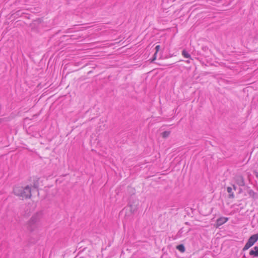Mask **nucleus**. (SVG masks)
<instances>
[{"instance_id":"7","label":"nucleus","mask_w":258,"mask_h":258,"mask_svg":"<svg viewBox=\"0 0 258 258\" xmlns=\"http://www.w3.org/2000/svg\"><path fill=\"white\" fill-rule=\"evenodd\" d=\"M182 55L185 58H190L191 60L193 59L192 58H191L190 55L185 49L182 50Z\"/></svg>"},{"instance_id":"4","label":"nucleus","mask_w":258,"mask_h":258,"mask_svg":"<svg viewBox=\"0 0 258 258\" xmlns=\"http://www.w3.org/2000/svg\"><path fill=\"white\" fill-rule=\"evenodd\" d=\"M229 218L227 217H221L219 218H218L216 223V227H219V226H221L223 224L225 223L228 220Z\"/></svg>"},{"instance_id":"3","label":"nucleus","mask_w":258,"mask_h":258,"mask_svg":"<svg viewBox=\"0 0 258 258\" xmlns=\"http://www.w3.org/2000/svg\"><path fill=\"white\" fill-rule=\"evenodd\" d=\"M258 240V234H255L248 239V241L245 244V246L243 248V250L245 251L247 250L249 247L252 246L254 243Z\"/></svg>"},{"instance_id":"9","label":"nucleus","mask_w":258,"mask_h":258,"mask_svg":"<svg viewBox=\"0 0 258 258\" xmlns=\"http://www.w3.org/2000/svg\"><path fill=\"white\" fill-rule=\"evenodd\" d=\"M176 248L181 252H183L185 251V247L183 244H180L176 246Z\"/></svg>"},{"instance_id":"12","label":"nucleus","mask_w":258,"mask_h":258,"mask_svg":"<svg viewBox=\"0 0 258 258\" xmlns=\"http://www.w3.org/2000/svg\"><path fill=\"white\" fill-rule=\"evenodd\" d=\"M157 54L154 53L153 58L151 60V62H153L156 59Z\"/></svg>"},{"instance_id":"6","label":"nucleus","mask_w":258,"mask_h":258,"mask_svg":"<svg viewBox=\"0 0 258 258\" xmlns=\"http://www.w3.org/2000/svg\"><path fill=\"white\" fill-rule=\"evenodd\" d=\"M254 250H251L249 252V254L254 255L255 256H258V247L255 246L254 248Z\"/></svg>"},{"instance_id":"8","label":"nucleus","mask_w":258,"mask_h":258,"mask_svg":"<svg viewBox=\"0 0 258 258\" xmlns=\"http://www.w3.org/2000/svg\"><path fill=\"white\" fill-rule=\"evenodd\" d=\"M227 191L229 194V198H233L234 197V195L233 192H232V188L231 187H228L227 188Z\"/></svg>"},{"instance_id":"11","label":"nucleus","mask_w":258,"mask_h":258,"mask_svg":"<svg viewBox=\"0 0 258 258\" xmlns=\"http://www.w3.org/2000/svg\"><path fill=\"white\" fill-rule=\"evenodd\" d=\"M160 46L159 45L156 46V47H155L156 52H155V53L157 54L158 52L160 50Z\"/></svg>"},{"instance_id":"2","label":"nucleus","mask_w":258,"mask_h":258,"mask_svg":"<svg viewBox=\"0 0 258 258\" xmlns=\"http://www.w3.org/2000/svg\"><path fill=\"white\" fill-rule=\"evenodd\" d=\"M39 216L38 214L33 216L30 219L27 229L30 232L37 231L39 227Z\"/></svg>"},{"instance_id":"5","label":"nucleus","mask_w":258,"mask_h":258,"mask_svg":"<svg viewBox=\"0 0 258 258\" xmlns=\"http://www.w3.org/2000/svg\"><path fill=\"white\" fill-rule=\"evenodd\" d=\"M235 180L236 183L239 185V186H244V182L243 177L240 176L238 175L237 176L235 177Z\"/></svg>"},{"instance_id":"1","label":"nucleus","mask_w":258,"mask_h":258,"mask_svg":"<svg viewBox=\"0 0 258 258\" xmlns=\"http://www.w3.org/2000/svg\"><path fill=\"white\" fill-rule=\"evenodd\" d=\"M14 192L17 196L22 198H30L31 197V187L27 185L25 187L20 186H15L14 188Z\"/></svg>"},{"instance_id":"10","label":"nucleus","mask_w":258,"mask_h":258,"mask_svg":"<svg viewBox=\"0 0 258 258\" xmlns=\"http://www.w3.org/2000/svg\"><path fill=\"white\" fill-rule=\"evenodd\" d=\"M170 134V131H165L162 133V136L163 138H166L169 136Z\"/></svg>"},{"instance_id":"14","label":"nucleus","mask_w":258,"mask_h":258,"mask_svg":"<svg viewBox=\"0 0 258 258\" xmlns=\"http://www.w3.org/2000/svg\"><path fill=\"white\" fill-rule=\"evenodd\" d=\"M255 175H256V177H258V173H255Z\"/></svg>"},{"instance_id":"13","label":"nucleus","mask_w":258,"mask_h":258,"mask_svg":"<svg viewBox=\"0 0 258 258\" xmlns=\"http://www.w3.org/2000/svg\"><path fill=\"white\" fill-rule=\"evenodd\" d=\"M185 62L187 63H190V60H187L185 61Z\"/></svg>"},{"instance_id":"15","label":"nucleus","mask_w":258,"mask_h":258,"mask_svg":"<svg viewBox=\"0 0 258 258\" xmlns=\"http://www.w3.org/2000/svg\"><path fill=\"white\" fill-rule=\"evenodd\" d=\"M233 187H234V189L235 190L236 189V187H235V186L234 185L233 186Z\"/></svg>"}]
</instances>
